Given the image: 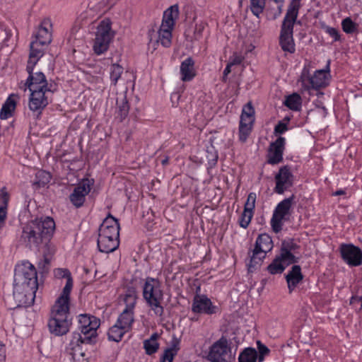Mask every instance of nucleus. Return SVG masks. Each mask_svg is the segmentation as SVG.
Instances as JSON below:
<instances>
[{
  "label": "nucleus",
  "instance_id": "obj_2",
  "mask_svg": "<svg viewBox=\"0 0 362 362\" xmlns=\"http://www.w3.org/2000/svg\"><path fill=\"white\" fill-rule=\"evenodd\" d=\"M78 331L72 333L69 343L71 354L75 359L88 358L83 346L94 344L98 336L97 329L100 327V320L88 314H81L78 316Z\"/></svg>",
  "mask_w": 362,
  "mask_h": 362
},
{
  "label": "nucleus",
  "instance_id": "obj_27",
  "mask_svg": "<svg viewBox=\"0 0 362 362\" xmlns=\"http://www.w3.org/2000/svg\"><path fill=\"white\" fill-rule=\"evenodd\" d=\"M180 340L173 337L170 341V346L166 348L160 356V362H173V358L180 350Z\"/></svg>",
  "mask_w": 362,
  "mask_h": 362
},
{
  "label": "nucleus",
  "instance_id": "obj_57",
  "mask_svg": "<svg viewBox=\"0 0 362 362\" xmlns=\"http://www.w3.org/2000/svg\"><path fill=\"white\" fill-rule=\"evenodd\" d=\"M30 44H35L37 46H35L34 49H36V50H37V49H43V52L45 53V48L47 47L46 45L42 44L41 42L37 41L35 40H33L31 41Z\"/></svg>",
  "mask_w": 362,
  "mask_h": 362
},
{
  "label": "nucleus",
  "instance_id": "obj_48",
  "mask_svg": "<svg viewBox=\"0 0 362 362\" xmlns=\"http://www.w3.org/2000/svg\"><path fill=\"white\" fill-rule=\"evenodd\" d=\"M290 121V117H285L282 121H279L274 129V134L276 135H281L284 134L288 130V124Z\"/></svg>",
  "mask_w": 362,
  "mask_h": 362
},
{
  "label": "nucleus",
  "instance_id": "obj_54",
  "mask_svg": "<svg viewBox=\"0 0 362 362\" xmlns=\"http://www.w3.org/2000/svg\"><path fill=\"white\" fill-rule=\"evenodd\" d=\"M243 60L244 57L241 54L235 53L232 57H230L228 62L230 64V65L235 66L240 64Z\"/></svg>",
  "mask_w": 362,
  "mask_h": 362
},
{
  "label": "nucleus",
  "instance_id": "obj_14",
  "mask_svg": "<svg viewBox=\"0 0 362 362\" xmlns=\"http://www.w3.org/2000/svg\"><path fill=\"white\" fill-rule=\"evenodd\" d=\"M255 109L251 102L243 106L239 124V140L245 142L252 132L255 121Z\"/></svg>",
  "mask_w": 362,
  "mask_h": 362
},
{
  "label": "nucleus",
  "instance_id": "obj_36",
  "mask_svg": "<svg viewBox=\"0 0 362 362\" xmlns=\"http://www.w3.org/2000/svg\"><path fill=\"white\" fill-rule=\"evenodd\" d=\"M51 174L45 170H39L35 175V181L33 185L37 188L45 187L51 180Z\"/></svg>",
  "mask_w": 362,
  "mask_h": 362
},
{
  "label": "nucleus",
  "instance_id": "obj_1",
  "mask_svg": "<svg viewBox=\"0 0 362 362\" xmlns=\"http://www.w3.org/2000/svg\"><path fill=\"white\" fill-rule=\"evenodd\" d=\"M56 228L53 218L37 217L21 226L18 235V245L30 250L39 251L43 245H47L52 238Z\"/></svg>",
  "mask_w": 362,
  "mask_h": 362
},
{
  "label": "nucleus",
  "instance_id": "obj_12",
  "mask_svg": "<svg viewBox=\"0 0 362 362\" xmlns=\"http://www.w3.org/2000/svg\"><path fill=\"white\" fill-rule=\"evenodd\" d=\"M206 358L210 362H233L230 343L224 336L215 341L210 347Z\"/></svg>",
  "mask_w": 362,
  "mask_h": 362
},
{
  "label": "nucleus",
  "instance_id": "obj_46",
  "mask_svg": "<svg viewBox=\"0 0 362 362\" xmlns=\"http://www.w3.org/2000/svg\"><path fill=\"white\" fill-rule=\"evenodd\" d=\"M257 351V361L258 362H263L265 356L270 354V349L264 344L261 341L257 340L256 342Z\"/></svg>",
  "mask_w": 362,
  "mask_h": 362
},
{
  "label": "nucleus",
  "instance_id": "obj_4",
  "mask_svg": "<svg viewBox=\"0 0 362 362\" xmlns=\"http://www.w3.org/2000/svg\"><path fill=\"white\" fill-rule=\"evenodd\" d=\"M119 229L118 219L109 214L98 229L97 247L100 252L108 254L119 247Z\"/></svg>",
  "mask_w": 362,
  "mask_h": 362
},
{
  "label": "nucleus",
  "instance_id": "obj_42",
  "mask_svg": "<svg viewBox=\"0 0 362 362\" xmlns=\"http://www.w3.org/2000/svg\"><path fill=\"white\" fill-rule=\"evenodd\" d=\"M206 158L207 160V169H213L216 165L218 159L217 151L214 147L208 148Z\"/></svg>",
  "mask_w": 362,
  "mask_h": 362
},
{
  "label": "nucleus",
  "instance_id": "obj_21",
  "mask_svg": "<svg viewBox=\"0 0 362 362\" xmlns=\"http://www.w3.org/2000/svg\"><path fill=\"white\" fill-rule=\"evenodd\" d=\"M218 310V307L213 305L211 299L206 295L194 296L192 304V311L194 313L211 315L216 314Z\"/></svg>",
  "mask_w": 362,
  "mask_h": 362
},
{
  "label": "nucleus",
  "instance_id": "obj_58",
  "mask_svg": "<svg viewBox=\"0 0 362 362\" xmlns=\"http://www.w3.org/2000/svg\"><path fill=\"white\" fill-rule=\"evenodd\" d=\"M6 359V347L5 345L0 341V362H4Z\"/></svg>",
  "mask_w": 362,
  "mask_h": 362
},
{
  "label": "nucleus",
  "instance_id": "obj_29",
  "mask_svg": "<svg viewBox=\"0 0 362 362\" xmlns=\"http://www.w3.org/2000/svg\"><path fill=\"white\" fill-rule=\"evenodd\" d=\"M173 28H163L160 26L158 30V37L154 41V49L160 42L164 47L168 48L172 44Z\"/></svg>",
  "mask_w": 362,
  "mask_h": 362
},
{
  "label": "nucleus",
  "instance_id": "obj_43",
  "mask_svg": "<svg viewBox=\"0 0 362 362\" xmlns=\"http://www.w3.org/2000/svg\"><path fill=\"white\" fill-rule=\"evenodd\" d=\"M358 24L352 21L349 17L342 20L341 28L343 31L346 34H352L357 31Z\"/></svg>",
  "mask_w": 362,
  "mask_h": 362
},
{
  "label": "nucleus",
  "instance_id": "obj_23",
  "mask_svg": "<svg viewBox=\"0 0 362 362\" xmlns=\"http://www.w3.org/2000/svg\"><path fill=\"white\" fill-rule=\"evenodd\" d=\"M52 27V25L51 21L49 19H44L41 22L38 30L35 35V40L48 46L52 40L51 32Z\"/></svg>",
  "mask_w": 362,
  "mask_h": 362
},
{
  "label": "nucleus",
  "instance_id": "obj_53",
  "mask_svg": "<svg viewBox=\"0 0 362 362\" xmlns=\"http://www.w3.org/2000/svg\"><path fill=\"white\" fill-rule=\"evenodd\" d=\"M8 214V208L0 207V231L6 226V220Z\"/></svg>",
  "mask_w": 362,
  "mask_h": 362
},
{
  "label": "nucleus",
  "instance_id": "obj_60",
  "mask_svg": "<svg viewBox=\"0 0 362 362\" xmlns=\"http://www.w3.org/2000/svg\"><path fill=\"white\" fill-rule=\"evenodd\" d=\"M233 66V65H230V64L228 62L226 65V66L225 67L224 70H223V81H226V78H227V76L231 72V67Z\"/></svg>",
  "mask_w": 362,
  "mask_h": 362
},
{
  "label": "nucleus",
  "instance_id": "obj_11",
  "mask_svg": "<svg viewBox=\"0 0 362 362\" xmlns=\"http://www.w3.org/2000/svg\"><path fill=\"white\" fill-rule=\"evenodd\" d=\"M13 284L38 288L37 273L35 266L28 260L17 264L14 269Z\"/></svg>",
  "mask_w": 362,
  "mask_h": 362
},
{
  "label": "nucleus",
  "instance_id": "obj_41",
  "mask_svg": "<svg viewBox=\"0 0 362 362\" xmlns=\"http://www.w3.org/2000/svg\"><path fill=\"white\" fill-rule=\"evenodd\" d=\"M276 257L287 266L297 263L299 259L295 255L288 252V251L283 250L282 249H280V253L279 255H276Z\"/></svg>",
  "mask_w": 362,
  "mask_h": 362
},
{
  "label": "nucleus",
  "instance_id": "obj_50",
  "mask_svg": "<svg viewBox=\"0 0 362 362\" xmlns=\"http://www.w3.org/2000/svg\"><path fill=\"white\" fill-rule=\"evenodd\" d=\"M256 194L255 192H250L248 196L247 201L244 206V209H247L248 211H253L255 207L256 202Z\"/></svg>",
  "mask_w": 362,
  "mask_h": 362
},
{
  "label": "nucleus",
  "instance_id": "obj_59",
  "mask_svg": "<svg viewBox=\"0 0 362 362\" xmlns=\"http://www.w3.org/2000/svg\"><path fill=\"white\" fill-rule=\"evenodd\" d=\"M355 300H360L361 307H360L359 310H362V296H358L356 295L352 296L349 300V304L354 305Z\"/></svg>",
  "mask_w": 362,
  "mask_h": 362
},
{
  "label": "nucleus",
  "instance_id": "obj_9",
  "mask_svg": "<svg viewBox=\"0 0 362 362\" xmlns=\"http://www.w3.org/2000/svg\"><path fill=\"white\" fill-rule=\"evenodd\" d=\"M330 78V60L327 61L323 69L316 70L313 75L310 74L309 68L305 65L300 75L302 85L307 90L325 88L329 85Z\"/></svg>",
  "mask_w": 362,
  "mask_h": 362
},
{
  "label": "nucleus",
  "instance_id": "obj_38",
  "mask_svg": "<svg viewBox=\"0 0 362 362\" xmlns=\"http://www.w3.org/2000/svg\"><path fill=\"white\" fill-rule=\"evenodd\" d=\"M284 104L290 110L298 111L301 108V98L298 93H293L286 98Z\"/></svg>",
  "mask_w": 362,
  "mask_h": 362
},
{
  "label": "nucleus",
  "instance_id": "obj_20",
  "mask_svg": "<svg viewBox=\"0 0 362 362\" xmlns=\"http://www.w3.org/2000/svg\"><path fill=\"white\" fill-rule=\"evenodd\" d=\"M285 149L286 139L280 136L269 146L267 163L274 165L281 163L284 160Z\"/></svg>",
  "mask_w": 362,
  "mask_h": 362
},
{
  "label": "nucleus",
  "instance_id": "obj_13",
  "mask_svg": "<svg viewBox=\"0 0 362 362\" xmlns=\"http://www.w3.org/2000/svg\"><path fill=\"white\" fill-rule=\"evenodd\" d=\"M295 195L293 194L289 197L285 198L281 201L274 209L270 220V225L272 230L275 233L281 231L284 226V220H285L286 216L290 215Z\"/></svg>",
  "mask_w": 362,
  "mask_h": 362
},
{
  "label": "nucleus",
  "instance_id": "obj_15",
  "mask_svg": "<svg viewBox=\"0 0 362 362\" xmlns=\"http://www.w3.org/2000/svg\"><path fill=\"white\" fill-rule=\"evenodd\" d=\"M274 182L275 193L283 194L285 192L290 191L295 183V175L292 173L291 166L285 165L280 167L274 175Z\"/></svg>",
  "mask_w": 362,
  "mask_h": 362
},
{
  "label": "nucleus",
  "instance_id": "obj_26",
  "mask_svg": "<svg viewBox=\"0 0 362 362\" xmlns=\"http://www.w3.org/2000/svg\"><path fill=\"white\" fill-rule=\"evenodd\" d=\"M17 96L16 94H11L6 99L0 110V119L6 120L13 116L17 105Z\"/></svg>",
  "mask_w": 362,
  "mask_h": 362
},
{
  "label": "nucleus",
  "instance_id": "obj_32",
  "mask_svg": "<svg viewBox=\"0 0 362 362\" xmlns=\"http://www.w3.org/2000/svg\"><path fill=\"white\" fill-rule=\"evenodd\" d=\"M134 311L124 309L122 313L119 315L116 323L124 327L126 330L129 331L134 321Z\"/></svg>",
  "mask_w": 362,
  "mask_h": 362
},
{
  "label": "nucleus",
  "instance_id": "obj_25",
  "mask_svg": "<svg viewBox=\"0 0 362 362\" xmlns=\"http://www.w3.org/2000/svg\"><path fill=\"white\" fill-rule=\"evenodd\" d=\"M303 279L300 265L295 264L286 275V280L288 284L289 293H291L297 285Z\"/></svg>",
  "mask_w": 362,
  "mask_h": 362
},
{
  "label": "nucleus",
  "instance_id": "obj_35",
  "mask_svg": "<svg viewBox=\"0 0 362 362\" xmlns=\"http://www.w3.org/2000/svg\"><path fill=\"white\" fill-rule=\"evenodd\" d=\"M257 351L255 348H245L239 354L238 362H256Z\"/></svg>",
  "mask_w": 362,
  "mask_h": 362
},
{
  "label": "nucleus",
  "instance_id": "obj_56",
  "mask_svg": "<svg viewBox=\"0 0 362 362\" xmlns=\"http://www.w3.org/2000/svg\"><path fill=\"white\" fill-rule=\"evenodd\" d=\"M156 33V30L153 28H151L148 29V45L153 44V46L154 47V41L153 37Z\"/></svg>",
  "mask_w": 362,
  "mask_h": 362
},
{
  "label": "nucleus",
  "instance_id": "obj_16",
  "mask_svg": "<svg viewBox=\"0 0 362 362\" xmlns=\"http://www.w3.org/2000/svg\"><path fill=\"white\" fill-rule=\"evenodd\" d=\"M94 182L93 179L83 178L74 188L69 195V200L75 208L79 209L84 205L86 196L90 193Z\"/></svg>",
  "mask_w": 362,
  "mask_h": 362
},
{
  "label": "nucleus",
  "instance_id": "obj_39",
  "mask_svg": "<svg viewBox=\"0 0 362 362\" xmlns=\"http://www.w3.org/2000/svg\"><path fill=\"white\" fill-rule=\"evenodd\" d=\"M124 69L119 64H112L110 69V79L111 81V84L113 86H116L118 80L120 78Z\"/></svg>",
  "mask_w": 362,
  "mask_h": 362
},
{
  "label": "nucleus",
  "instance_id": "obj_33",
  "mask_svg": "<svg viewBox=\"0 0 362 362\" xmlns=\"http://www.w3.org/2000/svg\"><path fill=\"white\" fill-rule=\"evenodd\" d=\"M35 44H30V52L26 66L31 69V67H35L40 59L44 56L43 49H35Z\"/></svg>",
  "mask_w": 362,
  "mask_h": 362
},
{
  "label": "nucleus",
  "instance_id": "obj_61",
  "mask_svg": "<svg viewBox=\"0 0 362 362\" xmlns=\"http://www.w3.org/2000/svg\"><path fill=\"white\" fill-rule=\"evenodd\" d=\"M345 191L344 189H338L337 191H335L334 193H333V195L334 196H339V195H343V194H345Z\"/></svg>",
  "mask_w": 362,
  "mask_h": 362
},
{
  "label": "nucleus",
  "instance_id": "obj_34",
  "mask_svg": "<svg viewBox=\"0 0 362 362\" xmlns=\"http://www.w3.org/2000/svg\"><path fill=\"white\" fill-rule=\"evenodd\" d=\"M127 332L129 331L126 330L124 327L115 322V324L109 329L107 332L108 339L110 341L119 342Z\"/></svg>",
  "mask_w": 362,
  "mask_h": 362
},
{
  "label": "nucleus",
  "instance_id": "obj_49",
  "mask_svg": "<svg viewBox=\"0 0 362 362\" xmlns=\"http://www.w3.org/2000/svg\"><path fill=\"white\" fill-rule=\"evenodd\" d=\"M10 196L6 187L0 189V207L8 208Z\"/></svg>",
  "mask_w": 362,
  "mask_h": 362
},
{
  "label": "nucleus",
  "instance_id": "obj_55",
  "mask_svg": "<svg viewBox=\"0 0 362 362\" xmlns=\"http://www.w3.org/2000/svg\"><path fill=\"white\" fill-rule=\"evenodd\" d=\"M276 4H278V6H277V10L276 11V13H274V19H276L279 16H281V13H282V11H283V6H284V1H275Z\"/></svg>",
  "mask_w": 362,
  "mask_h": 362
},
{
  "label": "nucleus",
  "instance_id": "obj_18",
  "mask_svg": "<svg viewBox=\"0 0 362 362\" xmlns=\"http://www.w3.org/2000/svg\"><path fill=\"white\" fill-rule=\"evenodd\" d=\"M339 252L341 259L349 267L362 264V250L353 243H341Z\"/></svg>",
  "mask_w": 362,
  "mask_h": 362
},
{
  "label": "nucleus",
  "instance_id": "obj_63",
  "mask_svg": "<svg viewBox=\"0 0 362 362\" xmlns=\"http://www.w3.org/2000/svg\"><path fill=\"white\" fill-rule=\"evenodd\" d=\"M360 303V300H355V304Z\"/></svg>",
  "mask_w": 362,
  "mask_h": 362
},
{
  "label": "nucleus",
  "instance_id": "obj_19",
  "mask_svg": "<svg viewBox=\"0 0 362 362\" xmlns=\"http://www.w3.org/2000/svg\"><path fill=\"white\" fill-rule=\"evenodd\" d=\"M28 107L37 119L41 117L42 111L49 105L48 95L51 92L30 91Z\"/></svg>",
  "mask_w": 362,
  "mask_h": 362
},
{
  "label": "nucleus",
  "instance_id": "obj_17",
  "mask_svg": "<svg viewBox=\"0 0 362 362\" xmlns=\"http://www.w3.org/2000/svg\"><path fill=\"white\" fill-rule=\"evenodd\" d=\"M37 288H34L29 285H20L13 284V296L16 303V307L31 306L35 298Z\"/></svg>",
  "mask_w": 362,
  "mask_h": 362
},
{
  "label": "nucleus",
  "instance_id": "obj_44",
  "mask_svg": "<svg viewBox=\"0 0 362 362\" xmlns=\"http://www.w3.org/2000/svg\"><path fill=\"white\" fill-rule=\"evenodd\" d=\"M266 4V0H250V10L254 16L257 18L263 12Z\"/></svg>",
  "mask_w": 362,
  "mask_h": 362
},
{
  "label": "nucleus",
  "instance_id": "obj_37",
  "mask_svg": "<svg viewBox=\"0 0 362 362\" xmlns=\"http://www.w3.org/2000/svg\"><path fill=\"white\" fill-rule=\"evenodd\" d=\"M288 266L281 262L276 256L267 266V269L271 274H280L284 272Z\"/></svg>",
  "mask_w": 362,
  "mask_h": 362
},
{
  "label": "nucleus",
  "instance_id": "obj_8",
  "mask_svg": "<svg viewBox=\"0 0 362 362\" xmlns=\"http://www.w3.org/2000/svg\"><path fill=\"white\" fill-rule=\"evenodd\" d=\"M273 247L274 243L272 237L267 233L259 234L256 239L249 262L247 263L248 272H253L258 266H260L267 253L271 252Z\"/></svg>",
  "mask_w": 362,
  "mask_h": 362
},
{
  "label": "nucleus",
  "instance_id": "obj_62",
  "mask_svg": "<svg viewBox=\"0 0 362 362\" xmlns=\"http://www.w3.org/2000/svg\"><path fill=\"white\" fill-rule=\"evenodd\" d=\"M168 163V157H165L163 160H162L161 163L163 165H165Z\"/></svg>",
  "mask_w": 362,
  "mask_h": 362
},
{
  "label": "nucleus",
  "instance_id": "obj_64",
  "mask_svg": "<svg viewBox=\"0 0 362 362\" xmlns=\"http://www.w3.org/2000/svg\"><path fill=\"white\" fill-rule=\"evenodd\" d=\"M274 1H278V0H273ZM279 1H284V0H279Z\"/></svg>",
  "mask_w": 362,
  "mask_h": 362
},
{
  "label": "nucleus",
  "instance_id": "obj_47",
  "mask_svg": "<svg viewBox=\"0 0 362 362\" xmlns=\"http://www.w3.org/2000/svg\"><path fill=\"white\" fill-rule=\"evenodd\" d=\"M253 214V211H248L247 209H244L238 221L240 226L246 229L252 220Z\"/></svg>",
  "mask_w": 362,
  "mask_h": 362
},
{
  "label": "nucleus",
  "instance_id": "obj_22",
  "mask_svg": "<svg viewBox=\"0 0 362 362\" xmlns=\"http://www.w3.org/2000/svg\"><path fill=\"white\" fill-rule=\"evenodd\" d=\"M54 274L58 279H66V284L57 299L70 300V294L74 286L71 272L66 268H57L54 270Z\"/></svg>",
  "mask_w": 362,
  "mask_h": 362
},
{
  "label": "nucleus",
  "instance_id": "obj_10",
  "mask_svg": "<svg viewBox=\"0 0 362 362\" xmlns=\"http://www.w3.org/2000/svg\"><path fill=\"white\" fill-rule=\"evenodd\" d=\"M114 37L115 32L112 30L111 21L108 18L101 21L97 27L93 42V50L94 53L100 55L107 52Z\"/></svg>",
  "mask_w": 362,
  "mask_h": 362
},
{
  "label": "nucleus",
  "instance_id": "obj_5",
  "mask_svg": "<svg viewBox=\"0 0 362 362\" xmlns=\"http://www.w3.org/2000/svg\"><path fill=\"white\" fill-rule=\"evenodd\" d=\"M70 300L57 299L52 310L51 317L48 322L49 332L55 336L66 334L71 325L69 313Z\"/></svg>",
  "mask_w": 362,
  "mask_h": 362
},
{
  "label": "nucleus",
  "instance_id": "obj_31",
  "mask_svg": "<svg viewBox=\"0 0 362 362\" xmlns=\"http://www.w3.org/2000/svg\"><path fill=\"white\" fill-rule=\"evenodd\" d=\"M158 338L159 334L157 332H154L149 339L144 341V349L146 354L151 356L158 351L160 347V344L158 341Z\"/></svg>",
  "mask_w": 362,
  "mask_h": 362
},
{
  "label": "nucleus",
  "instance_id": "obj_30",
  "mask_svg": "<svg viewBox=\"0 0 362 362\" xmlns=\"http://www.w3.org/2000/svg\"><path fill=\"white\" fill-rule=\"evenodd\" d=\"M138 296L137 292L134 287L129 286L123 295V301L125 304L126 310L134 311Z\"/></svg>",
  "mask_w": 362,
  "mask_h": 362
},
{
  "label": "nucleus",
  "instance_id": "obj_7",
  "mask_svg": "<svg viewBox=\"0 0 362 362\" xmlns=\"http://www.w3.org/2000/svg\"><path fill=\"white\" fill-rule=\"evenodd\" d=\"M34 69L35 67H31L30 69L26 66L25 70L28 76L25 81L21 82L19 88L21 90L24 92L28 89L30 91L51 92L52 94L58 90V85L54 81H48L43 72H34Z\"/></svg>",
  "mask_w": 362,
  "mask_h": 362
},
{
  "label": "nucleus",
  "instance_id": "obj_51",
  "mask_svg": "<svg viewBox=\"0 0 362 362\" xmlns=\"http://www.w3.org/2000/svg\"><path fill=\"white\" fill-rule=\"evenodd\" d=\"M206 23L200 21L197 23L194 28V35L196 40H199L202 37L203 31L205 29Z\"/></svg>",
  "mask_w": 362,
  "mask_h": 362
},
{
  "label": "nucleus",
  "instance_id": "obj_40",
  "mask_svg": "<svg viewBox=\"0 0 362 362\" xmlns=\"http://www.w3.org/2000/svg\"><path fill=\"white\" fill-rule=\"evenodd\" d=\"M280 249H282L285 251H288V252H291L292 254L295 255V253L298 252L299 250L300 245L293 238H288L281 241Z\"/></svg>",
  "mask_w": 362,
  "mask_h": 362
},
{
  "label": "nucleus",
  "instance_id": "obj_3",
  "mask_svg": "<svg viewBox=\"0 0 362 362\" xmlns=\"http://www.w3.org/2000/svg\"><path fill=\"white\" fill-rule=\"evenodd\" d=\"M300 6V0H291L281 25L279 44L285 53L290 54H294L296 50L293 28L296 23L300 25V21H297Z\"/></svg>",
  "mask_w": 362,
  "mask_h": 362
},
{
  "label": "nucleus",
  "instance_id": "obj_24",
  "mask_svg": "<svg viewBox=\"0 0 362 362\" xmlns=\"http://www.w3.org/2000/svg\"><path fill=\"white\" fill-rule=\"evenodd\" d=\"M180 79L184 82H189L194 79L196 76V71L194 69V61L189 57L181 62L180 67Z\"/></svg>",
  "mask_w": 362,
  "mask_h": 362
},
{
  "label": "nucleus",
  "instance_id": "obj_52",
  "mask_svg": "<svg viewBox=\"0 0 362 362\" xmlns=\"http://www.w3.org/2000/svg\"><path fill=\"white\" fill-rule=\"evenodd\" d=\"M325 32L333 38L334 42L339 41L341 39L340 34L337 29L332 27L327 26L325 28Z\"/></svg>",
  "mask_w": 362,
  "mask_h": 362
},
{
  "label": "nucleus",
  "instance_id": "obj_45",
  "mask_svg": "<svg viewBox=\"0 0 362 362\" xmlns=\"http://www.w3.org/2000/svg\"><path fill=\"white\" fill-rule=\"evenodd\" d=\"M129 105L126 97H124L117 107V115L120 122H122L128 115Z\"/></svg>",
  "mask_w": 362,
  "mask_h": 362
},
{
  "label": "nucleus",
  "instance_id": "obj_28",
  "mask_svg": "<svg viewBox=\"0 0 362 362\" xmlns=\"http://www.w3.org/2000/svg\"><path fill=\"white\" fill-rule=\"evenodd\" d=\"M179 15L177 5H173L166 9L163 13V20L160 26L163 28H174L175 20Z\"/></svg>",
  "mask_w": 362,
  "mask_h": 362
},
{
  "label": "nucleus",
  "instance_id": "obj_6",
  "mask_svg": "<svg viewBox=\"0 0 362 362\" xmlns=\"http://www.w3.org/2000/svg\"><path fill=\"white\" fill-rule=\"evenodd\" d=\"M142 296L146 305L158 317L163 316L164 308L162 305L163 300V291L162 283L158 278L147 276L142 285Z\"/></svg>",
  "mask_w": 362,
  "mask_h": 362
}]
</instances>
